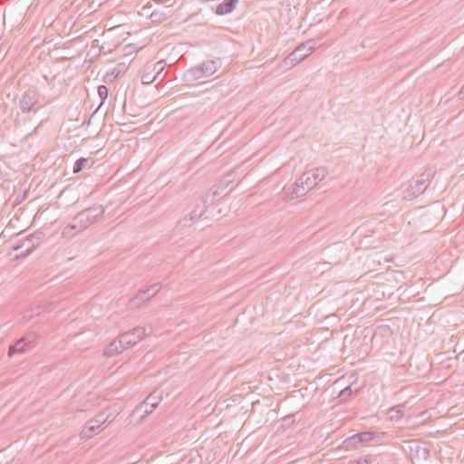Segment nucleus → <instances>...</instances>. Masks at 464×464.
<instances>
[{
  "label": "nucleus",
  "instance_id": "2f4dec72",
  "mask_svg": "<svg viewBox=\"0 0 464 464\" xmlns=\"http://www.w3.org/2000/svg\"><path fill=\"white\" fill-rule=\"evenodd\" d=\"M459 99H464V85L461 87V89L459 90Z\"/></svg>",
  "mask_w": 464,
  "mask_h": 464
},
{
  "label": "nucleus",
  "instance_id": "dca6fc26",
  "mask_svg": "<svg viewBox=\"0 0 464 464\" xmlns=\"http://www.w3.org/2000/svg\"><path fill=\"white\" fill-rule=\"evenodd\" d=\"M238 0H224L216 9V14L225 15L230 14L237 6Z\"/></svg>",
  "mask_w": 464,
  "mask_h": 464
},
{
  "label": "nucleus",
  "instance_id": "1a4fd4ad",
  "mask_svg": "<svg viewBox=\"0 0 464 464\" xmlns=\"http://www.w3.org/2000/svg\"><path fill=\"white\" fill-rule=\"evenodd\" d=\"M147 334L146 328L138 326L121 334L119 337L124 348L128 349L140 342Z\"/></svg>",
  "mask_w": 464,
  "mask_h": 464
},
{
  "label": "nucleus",
  "instance_id": "412c9836",
  "mask_svg": "<svg viewBox=\"0 0 464 464\" xmlns=\"http://www.w3.org/2000/svg\"><path fill=\"white\" fill-rule=\"evenodd\" d=\"M89 162V160L87 158H80L78 159L75 162H74V165H73V168H72V171L73 173H79L81 172L83 168L88 164Z\"/></svg>",
  "mask_w": 464,
  "mask_h": 464
},
{
  "label": "nucleus",
  "instance_id": "9d476101",
  "mask_svg": "<svg viewBox=\"0 0 464 464\" xmlns=\"http://www.w3.org/2000/svg\"><path fill=\"white\" fill-rule=\"evenodd\" d=\"M376 437L374 432L364 431L356 433L343 441L345 450H350L357 448L362 443L372 440Z\"/></svg>",
  "mask_w": 464,
  "mask_h": 464
},
{
  "label": "nucleus",
  "instance_id": "5701e85b",
  "mask_svg": "<svg viewBox=\"0 0 464 464\" xmlns=\"http://www.w3.org/2000/svg\"><path fill=\"white\" fill-rule=\"evenodd\" d=\"M109 416L105 415L104 412H101L98 414L95 418L92 419L93 424H98L99 426H102L108 420Z\"/></svg>",
  "mask_w": 464,
  "mask_h": 464
},
{
  "label": "nucleus",
  "instance_id": "c85d7f7f",
  "mask_svg": "<svg viewBox=\"0 0 464 464\" xmlns=\"http://www.w3.org/2000/svg\"><path fill=\"white\" fill-rule=\"evenodd\" d=\"M146 410H150V407L140 409V405L136 408L137 412H140L141 418L149 416L151 412H147Z\"/></svg>",
  "mask_w": 464,
  "mask_h": 464
},
{
  "label": "nucleus",
  "instance_id": "7c9ffc66",
  "mask_svg": "<svg viewBox=\"0 0 464 464\" xmlns=\"http://www.w3.org/2000/svg\"><path fill=\"white\" fill-rule=\"evenodd\" d=\"M418 452H420L424 459H427L429 457L430 450L428 449L420 447H418Z\"/></svg>",
  "mask_w": 464,
  "mask_h": 464
},
{
  "label": "nucleus",
  "instance_id": "f257e3e1",
  "mask_svg": "<svg viewBox=\"0 0 464 464\" xmlns=\"http://www.w3.org/2000/svg\"><path fill=\"white\" fill-rule=\"evenodd\" d=\"M318 169L304 172L287 190L286 195L290 199L304 196L318 184Z\"/></svg>",
  "mask_w": 464,
  "mask_h": 464
},
{
  "label": "nucleus",
  "instance_id": "f8f14e48",
  "mask_svg": "<svg viewBox=\"0 0 464 464\" xmlns=\"http://www.w3.org/2000/svg\"><path fill=\"white\" fill-rule=\"evenodd\" d=\"M161 399V392L154 391L140 404V409L150 407V410H146V411L152 412L157 408Z\"/></svg>",
  "mask_w": 464,
  "mask_h": 464
},
{
  "label": "nucleus",
  "instance_id": "4be33fe9",
  "mask_svg": "<svg viewBox=\"0 0 464 464\" xmlns=\"http://www.w3.org/2000/svg\"><path fill=\"white\" fill-rule=\"evenodd\" d=\"M44 235L43 232L37 231L32 235H30V238L32 239L31 244L34 245V248H36L41 241L43 240Z\"/></svg>",
  "mask_w": 464,
  "mask_h": 464
},
{
  "label": "nucleus",
  "instance_id": "393cba45",
  "mask_svg": "<svg viewBox=\"0 0 464 464\" xmlns=\"http://www.w3.org/2000/svg\"><path fill=\"white\" fill-rule=\"evenodd\" d=\"M109 90L105 85H100L98 87V94L102 100V103L108 98Z\"/></svg>",
  "mask_w": 464,
  "mask_h": 464
},
{
  "label": "nucleus",
  "instance_id": "f03ea898",
  "mask_svg": "<svg viewBox=\"0 0 464 464\" xmlns=\"http://www.w3.org/2000/svg\"><path fill=\"white\" fill-rule=\"evenodd\" d=\"M221 67L219 59L207 60L201 63L191 67L184 73V80L186 82H194L204 77H210Z\"/></svg>",
  "mask_w": 464,
  "mask_h": 464
},
{
  "label": "nucleus",
  "instance_id": "72a5a7b5",
  "mask_svg": "<svg viewBox=\"0 0 464 464\" xmlns=\"http://www.w3.org/2000/svg\"><path fill=\"white\" fill-rule=\"evenodd\" d=\"M333 384H334V385H337V384H338V379H335V380L333 382Z\"/></svg>",
  "mask_w": 464,
  "mask_h": 464
},
{
  "label": "nucleus",
  "instance_id": "a878e982",
  "mask_svg": "<svg viewBox=\"0 0 464 464\" xmlns=\"http://www.w3.org/2000/svg\"><path fill=\"white\" fill-rule=\"evenodd\" d=\"M295 422V415H288L282 419V427L290 428Z\"/></svg>",
  "mask_w": 464,
  "mask_h": 464
},
{
  "label": "nucleus",
  "instance_id": "2eb2a0df",
  "mask_svg": "<svg viewBox=\"0 0 464 464\" xmlns=\"http://www.w3.org/2000/svg\"><path fill=\"white\" fill-rule=\"evenodd\" d=\"M78 225L79 224L75 222V218L73 217L72 221L63 227L62 231V237L71 239L79 233L84 231L83 229L78 228Z\"/></svg>",
  "mask_w": 464,
  "mask_h": 464
},
{
  "label": "nucleus",
  "instance_id": "6e6552de",
  "mask_svg": "<svg viewBox=\"0 0 464 464\" xmlns=\"http://www.w3.org/2000/svg\"><path fill=\"white\" fill-rule=\"evenodd\" d=\"M165 68L166 62L164 60L146 64L141 75V82L143 84L152 83L161 74Z\"/></svg>",
  "mask_w": 464,
  "mask_h": 464
},
{
  "label": "nucleus",
  "instance_id": "6ab92c4d",
  "mask_svg": "<svg viewBox=\"0 0 464 464\" xmlns=\"http://www.w3.org/2000/svg\"><path fill=\"white\" fill-rule=\"evenodd\" d=\"M339 323L337 315L331 314L326 315L324 320H321V330L325 329L330 331V328L336 326Z\"/></svg>",
  "mask_w": 464,
  "mask_h": 464
},
{
  "label": "nucleus",
  "instance_id": "9b49d317",
  "mask_svg": "<svg viewBox=\"0 0 464 464\" xmlns=\"http://www.w3.org/2000/svg\"><path fill=\"white\" fill-rule=\"evenodd\" d=\"M38 102V94L34 90L29 89L24 92L20 99V109L23 112L27 113L34 110V105Z\"/></svg>",
  "mask_w": 464,
  "mask_h": 464
},
{
  "label": "nucleus",
  "instance_id": "0eeeda50",
  "mask_svg": "<svg viewBox=\"0 0 464 464\" xmlns=\"http://www.w3.org/2000/svg\"><path fill=\"white\" fill-rule=\"evenodd\" d=\"M161 289L160 284H154L149 286L147 289L140 290L137 295L129 301L128 307L130 309H137L142 303L149 301L154 295H156Z\"/></svg>",
  "mask_w": 464,
  "mask_h": 464
},
{
  "label": "nucleus",
  "instance_id": "b1692460",
  "mask_svg": "<svg viewBox=\"0 0 464 464\" xmlns=\"http://www.w3.org/2000/svg\"><path fill=\"white\" fill-rule=\"evenodd\" d=\"M109 416L105 415L104 412H101L98 414L95 418L92 419L93 424H98L99 426H102L108 420Z\"/></svg>",
  "mask_w": 464,
  "mask_h": 464
},
{
  "label": "nucleus",
  "instance_id": "7ed1b4c3",
  "mask_svg": "<svg viewBox=\"0 0 464 464\" xmlns=\"http://www.w3.org/2000/svg\"><path fill=\"white\" fill-rule=\"evenodd\" d=\"M435 171L431 169L425 170L421 173L418 179L413 183L410 184L407 189L403 192L404 200H412L424 193L428 188L431 179H433Z\"/></svg>",
  "mask_w": 464,
  "mask_h": 464
},
{
  "label": "nucleus",
  "instance_id": "20e7f679",
  "mask_svg": "<svg viewBox=\"0 0 464 464\" xmlns=\"http://www.w3.org/2000/svg\"><path fill=\"white\" fill-rule=\"evenodd\" d=\"M316 42L314 39L308 40L295 48L287 57L283 60L282 66L289 69L299 63L310 55L316 49Z\"/></svg>",
  "mask_w": 464,
  "mask_h": 464
},
{
  "label": "nucleus",
  "instance_id": "f3484780",
  "mask_svg": "<svg viewBox=\"0 0 464 464\" xmlns=\"http://www.w3.org/2000/svg\"><path fill=\"white\" fill-rule=\"evenodd\" d=\"M124 349H125L124 345H123V343H121V339L119 337L118 340H113L108 345V347L105 349L104 355H106L108 357H111L118 353H121L122 352V350H124Z\"/></svg>",
  "mask_w": 464,
  "mask_h": 464
},
{
  "label": "nucleus",
  "instance_id": "423d86ee",
  "mask_svg": "<svg viewBox=\"0 0 464 464\" xmlns=\"http://www.w3.org/2000/svg\"><path fill=\"white\" fill-rule=\"evenodd\" d=\"M36 338L37 336L35 333H29L25 334L9 346L8 356L12 357L16 353L22 354L29 351L35 345Z\"/></svg>",
  "mask_w": 464,
  "mask_h": 464
},
{
  "label": "nucleus",
  "instance_id": "c756f323",
  "mask_svg": "<svg viewBox=\"0 0 464 464\" xmlns=\"http://www.w3.org/2000/svg\"><path fill=\"white\" fill-rule=\"evenodd\" d=\"M331 382L330 374L327 373H321V383H324V385Z\"/></svg>",
  "mask_w": 464,
  "mask_h": 464
},
{
  "label": "nucleus",
  "instance_id": "4468645a",
  "mask_svg": "<svg viewBox=\"0 0 464 464\" xmlns=\"http://www.w3.org/2000/svg\"><path fill=\"white\" fill-rule=\"evenodd\" d=\"M32 242V239L30 238V236L26 237L24 239H21L19 240L14 246H13V249L14 250H21L20 252V256H27L28 255H30L34 249V245L31 244Z\"/></svg>",
  "mask_w": 464,
  "mask_h": 464
},
{
  "label": "nucleus",
  "instance_id": "39448f33",
  "mask_svg": "<svg viewBox=\"0 0 464 464\" xmlns=\"http://www.w3.org/2000/svg\"><path fill=\"white\" fill-rule=\"evenodd\" d=\"M105 208L102 205H94L85 208L74 216L75 222L80 229H87L103 216Z\"/></svg>",
  "mask_w": 464,
  "mask_h": 464
},
{
  "label": "nucleus",
  "instance_id": "bb28decb",
  "mask_svg": "<svg viewBox=\"0 0 464 464\" xmlns=\"http://www.w3.org/2000/svg\"><path fill=\"white\" fill-rule=\"evenodd\" d=\"M357 464H373L375 459L370 455L362 456L357 459Z\"/></svg>",
  "mask_w": 464,
  "mask_h": 464
},
{
  "label": "nucleus",
  "instance_id": "473e14b6",
  "mask_svg": "<svg viewBox=\"0 0 464 464\" xmlns=\"http://www.w3.org/2000/svg\"><path fill=\"white\" fill-rule=\"evenodd\" d=\"M329 438L324 439V443H326L327 445H331L333 443V440L328 441Z\"/></svg>",
  "mask_w": 464,
  "mask_h": 464
},
{
  "label": "nucleus",
  "instance_id": "a211bd4d",
  "mask_svg": "<svg viewBox=\"0 0 464 464\" xmlns=\"http://www.w3.org/2000/svg\"><path fill=\"white\" fill-rule=\"evenodd\" d=\"M101 428L98 424H93L92 420L88 421L81 432V437L82 439H90L92 438Z\"/></svg>",
  "mask_w": 464,
  "mask_h": 464
},
{
  "label": "nucleus",
  "instance_id": "cd10ccee",
  "mask_svg": "<svg viewBox=\"0 0 464 464\" xmlns=\"http://www.w3.org/2000/svg\"><path fill=\"white\" fill-rule=\"evenodd\" d=\"M334 329H331L330 331L325 330V332L321 330V339H323V342H328L334 336Z\"/></svg>",
  "mask_w": 464,
  "mask_h": 464
},
{
  "label": "nucleus",
  "instance_id": "ddd939ff",
  "mask_svg": "<svg viewBox=\"0 0 464 464\" xmlns=\"http://www.w3.org/2000/svg\"><path fill=\"white\" fill-rule=\"evenodd\" d=\"M206 206L205 205H196L193 208V210L188 215L186 216L181 221L180 223L184 226V227H189L190 226V223L188 221H195V220H198L199 219L203 214L205 213L206 211Z\"/></svg>",
  "mask_w": 464,
  "mask_h": 464
},
{
  "label": "nucleus",
  "instance_id": "aec40b11",
  "mask_svg": "<svg viewBox=\"0 0 464 464\" xmlns=\"http://www.w3.org/2000/svg\"><path fill=\"white\" fill-rule=\"evenodd\" d=\"M359 388H353V384H350L339 391L338 396L342 401H348L357 394Z\"/></svg>",
  "mask_w": 464,
  "mask_h": 464
}]
</instances>
